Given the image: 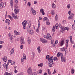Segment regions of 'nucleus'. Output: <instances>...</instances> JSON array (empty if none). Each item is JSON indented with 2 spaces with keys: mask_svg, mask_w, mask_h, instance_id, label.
I'll return each mask as SVG.
<instances>
[{
  "mask_svg": "<svg viewBox=\"0 0 75 75\" xmlns=\"http://www.w3.org/2000/svg\"><path fill=\"white\" fill-rule=\"evenodd\" d=\"M53 58V57H50V58L48 59L49 62V65L50 67L52 68L53 67V65H54V64L53 62V59L52 58Z\"/></svg>",
  "mask_w": 75,
  "mask_h": 75,
  "instance_id": "f257e3e1",
  "label": "nucleus"
},
{
  "mask_svg": "<svg viewBox=\"0 0 75 75\" xmlns=\"http://www.w3.org/2000/svg\"><path fill=\"white\" fill-rule=\"evenodd\" d=\"M68 40H66V47H64L60 49V50L61 51H66V49H67V47H68Z\"/></svg>",
  "mask_w": 75,
  "mask_h": 75,
  "instance_id": "f03ea898",
  "label": "nucleus"
},
{
  "mask_svg": "<svg viewBox=\"0 0 75 75\" xmlns=\"http://www.w3.org/2000/svg\"><path fill=\"white\" fill-rule=\"evenodd\" d=\"M28 21L27 20L24 21L22 22V25H23V28L24 29H25L26 28V26L27 25V24H28Z\"/></svg>",
  "mask_w": 75,
  "mask_h": 75,
  "instance_id": "7ed1b4c3",
  "label": "nucleus"
},
{
  "mask_svg": "<svg viewBox=\"0 0 75 75\" xmlns=\"http://www.w3.org/2000/svg\"><path fill=\"white\" fill-rule=\"evenodd\" d=\"M43 20L44 21H46L47 25H49L50 24V21H49V20L47 18L45 17L43 18Z\"/></svg>",
  "mask_w": 75,
  "mask_h": 75,
  "instance_id": "20e7f679",
  "label": "nucleus"
},
{
  "mask_svg": "<svg viewBox=\"0 0 75 75\" xmlns=\"http://www.w3.org/2000/svg\"><path fill=\"white\" fill-rule=\"evenodd\" d=\"M60 57L61 58V61H62V62H65L66 61V58L64 57H63V54L62 53L61 54Z\"/></svg>",
  "mask_w": 75,
  "mask_h": 75,
  "instance_id": "39448f33",
  "label": "nucleus"
},
{
  "mask_svg": "<svg viewBox=\"0 0 75 75\" xmlns=\"http://www.w3.org/2000/svg\"><path fill=\"white\" fill-rule=\"evenodd\" d=\"M28 73L29 75H30L32 73V69H31V68L29 67L28 69L27 70Z\"/></svg>",
  "mask_w": 75,
  "mask_h": 75,
  "instance_id": "423d86ee",
  "label": "nucleus"
},
{
  "mask_svg": "<svg viewBox=\"0 0 75 75\" xmlns=\"http://www.w3.org/2000/svg\"><path fill=\"white\" fill-rule=\"evenodd\" d=\"M40 40V41L42 42V43H44L45 44L48 43V41L42 38H41Z\"/></svg>",
  "mask_w": 75,
  "mask_h": 75,
  "instance_id": "0eeeda50",
  "label": "nucleus"
},
{
  "mask_svg": "<svg viewBox=\"0 0 75 75\" xmlns=\"http://www.w3.org/2000/svg\"><path fill=\"white\" fill-rule=\"evenodd\" d=\"M31 11L33 15H35L36 14V13H37L36 11H35V10L32 7L31 8Z\"/></svg>",
  "mask_w": 75,
  "mask_h": 75,
  "instance_id": "6e6552de",
  "label": "nucleus"
},
{
  "mask_svg": "<svg viewBox=\"0 0 75 75\" xmlns=\"http://www.w3.org/2000/svg\"><path fill=\"white\" fill-rule=\"evenodd\" d=\"M27 31L28 32V33H30V34H33L34 33L33 30L31 29H28Z\"/></svg>",
  "mask_w": 75,
  "mask_h": 75,
  "instance_id": "1a4fd4ad",
  "label": "nucleus"
},
{
  "mask_svg": "<svg viewBox=\"0 0 75 75\" xmlns=\"http://www.w3.org/2000/svg\"><path fill=\"white\" fill-rule=\"evenodd\" d=\"M46 38H47V40H52V37H51L50 34H47V35Z\"/></svg>",
  "mask_w": 75,
  "mask_h": 75,
  "instance_id": "9d476101",
  "label": "nucleus"
},
{
  "mask_svg": "<svg viewBox=\"0 0 75 75\" xmlns=\"http://www.w3.org/2000/svg\"><path fill=\"white\" fill-rule=\"evenodd\" d=\"M60 28L62 29H61V31H62V30L63 31H64V30H68V28L67 27H63L62 26H61Z\"/></svg>",
  "mask_w": 75,
  "mask_h": 75,
  "instance_id": "9b49d317",
  "label": "nucleus"
},
{
  "mask_svg": "<svg viewBox=\"0 0 75 75\" xmlns=\"http://www.w3.org/2000/svg\"><path fill=\"white\" fill-rule=\"evenodd\" d=\"M24 38H23V37H21V44H25V42L24 41Z\"/></svg>",
  "mask_w": 75,
  "mask_h": 75,
  "instance_id": "f8f14e48",
  "label": "nucleus"
},
{
  "mask_svg": "<svg viewBox=\"0 0 75 75\" xmlns=\"http://www.w3.org/2000/svg\"><path fill=\"white\" fill-rule=\"evenodd\" d=\"M8 36L9 37H10L11 41L13 39L14 36H13V35H11V34L9 33L8 34Z\"/></svg>",
  "mask_w": 75,
  "mask_h": 75,
  "instance_id": "ddd939ff",
  "label": "nucleus"
},
{
  "mask_svg": "<svg viewBox=\"0 0 75 75\" xmlns=\"http://www.w3.org/2000/svg\"><path fill=\"white\" fill-rule=\"evenodd\" d=\"M44 9L42 8L41 9H40V12L41 13H42V15H44L45 14V13L44 11Z\"/></svg>",
  "mask_w": 75,
  "mask_h": 75,
  "instance_id": "4468645a",
  "label": "nucleus"
},
{
  "mask_svg": "<svg viewBox=\"0 0 75 75\" xmlns=\"http://www.w3.org/2000/svg\"><path fill=\"white\" fill-rule=\"evenodd\" d=\"M6 23H8V25H9L10 23V21L8 19H6L5 21Z\"/></svg>",
  "mask_w": 75,
  "mask_h": 75,
  "instance_id": "2eb2a0df",
  "label": "nucleus"
},
{
  "mask_svg": "<svg viewBox=\"0 0 75 75\" xmlns=\"http://www.w3.org/2000/svg\"><path fill=\"white\" fill-rule=\"evenodd\" d=\"M3 61H4V62H6V61H7V57H4V58H3Z\"/></svg>",
  "mask_w": 75,
  "mask_h": 75,
  "instance_id": "dca6fc26",
  "label": "nucleus"
},
{
  "mask_svg": "<svg viewBox=\"0 0 75 75\" xmlns=\"http://www.w3.org/2000/svg\"><path fill=\"white\" fill-rule=\"evenodd\" d=\"M14 33L16 35H20V32H17V31L16 30L14 31Z\"/></svg>",
  "mask_w": 75,
  "mask_h": 75,
  "instance_id": "f3484780",
  "label": "nucleus"
},
{
  "mask_svg": "<svg viewBox=\"0 0 75 75\" xmlns=\"http://www.w3.org/2000/svg\"><path fill=\"white\" fill-rule=\"evenodd\" d=\"M19 9H18L17 10L15 9L14 11L15 14H17L18 13H19Z\"/></svg>",
  "mask_w": 75,
  "mask_h": 75,
  "instance_id": "a211bd4d",
  "label": "nucleus"
},
{
  "mask_svg": "<svg viewBox=\"0 0 75 75\" xmlns=\"http://www.w3.org/2000/svg\"><path fill=\"white\" fill-rule=\"evenodd\" d=\"M64 40H62L60 42H59L60 45L61 47H62L63 45H64Z\"/></svg>",
  "mask_w": 75,
  "mask_h": 75,
  "instance_id": "6ab92c4d",
  "label": "nucleus"
},
{
  "mask_svg": "<svg viewBox=\"0 0 75 75\" xmlns=\"http://www.w3.org/2000/svg\"><path fill=\"white\" fill-rule=\"evenodd\" d=\"M4 6V3L3 2H1L0 4V8H2Z\"/></svg>",
  "mask_w": 75,
  "mask_h": 75,
  "instance_id": "aec40b11",
  "label": "nucleus"
},
{
  "mask_svg": "<svg viewBox=\"0 0 75 75\" xmlns=\"http://www.w3.org/2000/svg\"><path fill=\"white\" fill-rule=\"evenodd\" d=\"M70 39V42L72 43H74V42L72 41V36H71L69 37Z\"/></svg>",
  "mask_w": 75,
  "mask_h": 75,
  "instance_id": "412c9836",
  "label": "nucleus"
},
{
  "mask_svg": "<svg viewBox=\"0 0 75 75\" xmlns=\"http://www.w3.org/2000/svg\"><path fill=\"white\" fill-rule=\"evenodd\" d=\"M52 7L53 8H56V5L54 4H52Z\"/></svg>",
  "mask_w": 75,
  "mask_h": 75,
  "instance_id": "4be33fe9",
  "label": "nucleus"
},
{
  "mask_svg": "<svg viewBox=\"0 0 75 75\" xmlns=\"http://www.w3.org/2000/svg\"><path fill=\"white\" fill-rule=\"evenodd\" d=\"M55 11H54V10H52V11H51V14L52 16H54V15H55Z\"/></svg>",
  "mask_w": 75,
  "mask_h": 75,
  "instance_id": "5701e85b",
  "label": "nucleus"
},
{
  "mask_svg": "<svg viewBox=\"0 0 75 75\" xmlns=\"http://www.w3.org/2000/svg\"><path fill=\"white\" fill-rule=\"evenodd\" d=\"M40 48L41 47H40V46H39L37 48L38 50L39 53H40V52H41V50H40Z\"/></svg>",
  "mask_w": 75,
  "mask_h": 75,
  "instance_id": "b1692460",
  "label": "nucleus"
},
{
  "mask_svg": "<svg viewBox=\"0 0 75 75\" xmlns=\"http://www.w3.org/2000/svg\"><path fill=\"white\" fill-rule=\"evenodd\" d=\"M4 68H6V69H7V68H8V66L6 63H4Z\"/></svg>",
  "mask_w": 75,
  "mask_h": 75,
  "instance_id": "393cba45",
  "label": "nucleus"
},
{
  "mask_svg": "<svg viewBox=\"0 0 75 75\" xmlns=\"http://www.w3.org/2000/svg\"><path fill=\"white\" fill-rule=\"evenodd\" d=\"M31 23L30 22H29V23L28 24V25L27 28H30V27H31Z\"/></svg>",
  "mask_w": 75,
  "mask_h": 75,
  "instance_id": "a878e982",
  "label": "nucleus"
},
{
  "mask_svg": "<svg viewBox=\"0 0 75 75\" xmlns=\"http://www.w3.org/2000/svg\"><path fill=\"white\" fill-rule=\"evenodd\" d=\"M75 72V70L74 69H71V72L72 74H74V72Z\"/></svg>",
  "mask_w": 75,
  "mask_h": 75,
  "instance_id": "bb28decb",
  "label": "nucleus"
},
{
  "mask_svg": "<svg viewBox=\"0 0 75 75\" xmlns=\"http://www.w3.org/2000/svg\"><path fill=\"white\" fill-rule=\"evenodd\" d=\"M4 75H12V74L8 73L7 72H5Z\"/></svg>",
  "mask_w": 75,
  "mask_h": 75,
  "instance_id": "cd10ccee",
  "label": "nucleus"
},
{
  "mask_svg": "<svg viewBox=\"0 0 75 75\" xmlns=\"http://www.w3.org/2000/svg\"><path fill=\"white\" fill-rule=\"evenodd\" d=\"M13 6V0H11V6Z\"/></svg>",
  "mask_w": 75,
  "mask_h": 75,
  "instance_id": "c85d7f7f",
  "label": "nucleus"
},
{
  "mask_svg": "<svg viewBox=\"0 0 75 75\" xmlns=\"http://www.w3.org/2000/svg\"><path fill=\"white\" fill-rule=\"evenodd\" d=\"M52 31L54 33V31H55V26H53L52 29Z\"/></svg>",
  "mask_w": 75,
  "mask_h": 75,
  "instance_id": "c756f323",
  "label": "nucleus"
},
{
  "mask_svg": "<svg viewBox=\"0 0 75 75\" xmlns=\"http://www.w3.org/2000/svg\"><path fill=\"white\" fill-rule=\"evenodd\" d=\"M38 67H42L43 66V64L42 63H40V64H38Z\"/></svg>",
  "mask_w": 75,
  "mask_h": 75,
  "instance_id": "7c9ffc66",
  "label": "nucleus"
},
{
  "mask_svg": "<svg viewBox=\"0 0 75 75\" xmlns=\"http://www.w3.org/2000/svg\"><path fill=\"white\" fill-rule=\"evenodd\" d=\"M60 27V26L58 25V23H57L55 25L56 29H57V27Z\"/></svg>",
  "mask_w": 75,
  "mask_h": 75,
  "instance_id": "2f4dec72",
  "label": "nucleus"
},
{
  "mask_svg": "<svg viewBox=\"0 0 75 75\" xmlns=\"http://www.w3.org/2000/svg\"><path fill=\"white\" fill-rule=\"evenodd\" d=\"M55 21H57L58 20V15H56L55 17Z\"/></svg>",
  "mask_w": 75,
  "mask_h": 75,
  "instance_id": "473e14b6",
  "label": "nucleus"
},
{
  "mask_svg": "<svg viewBox=\"0 0 75 75\" xmlns=\"http://www.w3.org/2000/svg\"><path fill=\"white\" fill-rule=\"evenodd\" d=\"M8 17H9V18L10 19V20H11V21H13V17H11V16H10V15H8Z\"/></svg>",
  "mask_w": 75,
  "mask_h": 75,
  "instance_id": "72a5a7b5",
  "label": "nucleus"
},
{
  "mask_svg": "<svg viewBox=\"0 0 75 75\" xmlns=\"http://www.w3.org/2000/svg\"><path fill=\"white\" fill-rule=\"evenodd\" d=\"M48 75H50L51 74V71L49 69H48Z\"/></svg>",
  "mask_w": 75,
  "mask_h": 75,
  "instance_id": "f704fd0d",
  "label": "nucleus"
},
{
  "mask_svg": "<svg viewBox=\"0 0 75 75\" xmlns=\"http://www.w3.org/2000/svg\"><path fill=\"white\" fill-rule=\"evenodd\" d=\"M14 49H12V50H11V54H13L14 52Z\"/></svg>",
  "mask_w": 75,
  "mask_h": 75,
  "instance_id": "c9c22d12",
  "label": "nucleus"
},
{
  "mask_svg": "<svg viewBox=\"0 0 75 75\" xmlns=\"http://www.w3.org/2000/svg\"><path fill=\"white\" fill-rule=\"evenodd\" d=\"M13 18H14V19L15 20H17V19L18 18V17H17V16H15L13 17Z\"/></svg>",
  "mask_w": 75,
  "mask_h": 75,
  "instance_id": "e433bc0d",
  "label": "nucleus"
},
{
  "mask_svg": "<svg viewBox=\"0 0 75 75\" xmlns=\"http://www.w3.org/2000/svg\"><path fill=\"white\" fill-rule=\"evenodd\" d=\"M11 60H8V62L7 63V65H9V63H11Z\"/></svg>",
  "mask_w": 75,
  "mask_h": 75,
  "instance_id": "4c0bfd02",
  "label": "nucleus"
},
{
  "mask_svg": "<svg viewBox=\"0 0 75 75\" xmlns=\"http://www.w3.org/2000/svg\"><path fill=\"white\" fill-rule=\"evenodd\" d=\"M72 28L73 30H75V24H73L72 25Z\"/></svg>",
  "mask_w": 75,
  "mask_h": 75,
  "instance_id": "58836bf2",
  "label": "nucleus"
},
{
  "mask_svg": "<svg viewBox=\"0 0 75 75\" xmlns=\"http://www.w3.org/2000/svg\"><path fill=\"white\" fill-rule=\"evenodd\" d=\"M24 59H25V58L23 57L22 58L21 60V62H24Z\"/></svg>",
  "mask_w": 75,
  "mask_h": 75,
  "instance_id": "ea45409f",
  "label": "nucleus"
},
{
  "mask_svg": "<svg viewBox=\"0 0 75 75\" xmlns=\"http://www.w3.org/2000/svg\"><path fill=\"white\" fill-rule=\"evenodd\" d=\"M71 5L70 4H68V5L67 6V8H70L71 7Z\"/></svg>",
  "mask_w": 75,
  "mask_h": 75,
  "instance_id": "a19ab883",
  "label": "nucleus"
},
{
  "mask_svg": "<svg viewBox=\"0 0 75 75\" xmlns=\"http://www.w3.org/2000/svg\"><path fill=\"white\" fill-rule=\"evenodd\" d=\"M32 55H33L32 57H33V58H34V57H35V53H34V52H33L32 53Z\"/></svg>",
  "mask_w": 75,
  "mask_h": 75,
  "instance_id": "79ce46f5",
  "label": "nucleus"
},
{
  "mask_svg": "<svg viewBox=\"0 0 75 75\" xmlns=\"http://www.w3.org/2000/svg\"><path fill=\"white\" fill-rule=\"evenodd\" d=\"M36 32L38 33H39V28H37Z\"/></svg>",
  "mask_w": 75,
  "mask_h": 75,
  "instance_id": "37998d69",
  "label": "nucleus"
},
{
  "mask_svg": "<svg viewBox=\"0 0 75 75\" xmlns=\"http://www.w3.org/2000/svg\"><path fill=\"white\" fill-rule=\"evenodd\" d=\"M18 75H24V73L23 72H21L19 74H18Z\"/></svg>",
  "mask_w": 75,
  "mask_h": 75,
  "instance_id": "c03bdc74",
  "label": "nucleus"
},
{
  "mask_svg": "<svg viewBox=\"0 0 75 75\" xmlns=\"http://www.w3.org/2000/svg\"><path fill=\"white\" fill-rule=\"evenodd\" d=\"M27 5H28V6H29V7H30V6H31V3H30V2H29L28 3Z\"/></svg>",
  "mask_w": 75,
  "mask_h": 75,
  "instance_id": "a18cd8bd",
  "label": "nucleus"
},
{
  "mask_svg": "<svg viewBox=\"0 0 75 75\" xmlns=\"http://www.w3.org/2000/svg\"><path fill=\"white\" fill-rule=\"evenodd\" d=\"M49 58H50V55H47L46 57V59H48Z\"/></svg>",
  "mask_w": 75,
  "mask_h": 75,
  "instance_id": "49530a36",
  "label": "nucleus"
},
{
  "mask_svg": "<svg viewBox=\"0 0 75 75\" xmlns=\"http://www.w3.org/2000/svg\"><path fill=\"white\" fill-rule=\"evenodd\" d=\"M60 55H61V54H59V52L57 54V57H59Z\"/></svg>",
  "mask_w": 75,
  "mask_h": 75,
  "instance_id": "de8ad7c7",
  "label": "nucleus"
},
{
  "mask_svg": "<svg viewBox=\"0 0 75 75\" xmlns=\"http://www.w3.org/2000/svg\"><path fill=\"white\" fill-rule=\"evenodd\" d=\"M73 17H72V16H71H71H69V17H68V18L69 19V18L70 19H72V18H73Z\"/></svg>",
  "mask_w": 75,
  "mask_h": 75,
  "instance_id": "09e8293b",
  "label": "nucleus"
},
{
  "mask_svg": "<svg viewBox=\"0 0 75 75\" xmlns=\"http://www.w3.org/2000/svg\"><path fill=\"white\" fill-rule=\"evenodd\" d=\"M42 69H41L39 71V72L40 74H41V73H42Z\"/></svg>",
  "mask_w": 75,
  "mask_h": 75,
  "instance_id": "8fccbe9b",
  "label": "nucleus"
},
{
  "mask_svg": "<svg viewBox=\"0 0 75 75\" xmlns=\"http://www.w3.org/2000/svg\"><path fill=\"white\" fill-rule=\"evenodd\" d=\"M15 62H12L11 63V65H14L15 64Z\"/></svg>",
  "mask_w": 75,
  "mask_h": 75,
  "instance_id": "3c124183",
  "label": "nucleus"
},
{
  "mask_svg": "<svg viewBox=\"0 0 75 75\" xmlns=\"http://www.w3.org/2000/svg\"><path fill=\"white\" fill-rule=\"evenodd\" d=\"M15 3L16 4H17V3H18V1L17 0H15Z\"/></svg>",
  "mask_w": 75,
  "mask_h": 75,
  "instance_id": "603ef678",
  "label": "nucleus"
},
{
  "mask_svg": "<svg viewBox=\"0 0 75 75\" xmlns=\"http://www.w3.org/2000/svg\"><path fill=\"white\" fill-rule=\"evenodd\" d=\"M42 31H45V28L44 27H42Z\"/></svg>",
  "mask_w": 75,
  "mask_h": 75,
  "instance_id": "864d4df0",
  "label": "nucleus"
},
{
  "mask_svg": "<svg viewBox=\"0 0 75 75\" xmlns=\"http://www.w3.org/2000/svg\"><path fill=\"white\" fill-rule=\"evenodd\" d=\"M57 57H54V61H56V60H57Z\"/></svg>",
  "mask_w": 75,
  "mask_h": 75,
  "instance_id": "5fc2aeb1",
  "label": "nucleus"
},
{
  "mask_svg": "<svg viewBox=\"0 0 75 75\" xmlns=\"http://www.w3.org/2000/svg\"><path fill=\"white\" fill-rule=\"evenodd\" d=\"M70 16H72V17H74V14H73V13H71L70 14Z\"/></svg>",
  "mask_w": 75,
  "mask_h": 75,
  "instance_id": "6e6d98bb",
  "label": "nucleus"
},
{
  "mask_svg": "<svg viewBox=\"0 0 75 75\" xmlns=\"http://www.w3.org/2000/svg\"><path fill=\"white\" fill-rule=\"evenodd\" d=\"M12 17H13L15 16L14 15V13H13V12H12Z\"/></svg>",
  "mask_w": 75,
  "mask_h": 75,
  "instance_id": "4d7b16f0",
  "label": "nucleus"
},
{
  "mask_svg": "<svg viewBox=\"0 0 75 75\" xmlns=\"http://www.w3.org/2000/svg\"><path fill=\"white\" fill-rule=\"evenodd\" d=\"M53 43H54V40H52L51 41V43L52 44H53Z\"/></svg>",
  "mask_w": 75,
  "mask_h": 75,
  "instance_id": "13d9d810",
  "label": "nucleus"
},
{
  "mask_svg": "<svg viewBox=\"0 0 75 75\" xmlns=\"http://www.w3.org/2000/svg\"><path fill=\"white\" fill-rule=\"evenodd\" d=\"M20 48H21V49H23V45H21L20 46Z\"/></svg>",
  "mask_w": 75,
  "mask_h": 75,
  "instance_id": "bf43d9fd",
  "label": "nucleus"
},
{
  "mask_svg": "<svg viewBox=\"0 0 75 75\" xmlns=\"http://www.w3.org/2000/svg\"><path fill=\"white\" fill-rule=\"evenodd\" d=\"M62 23H66V20H64L63 21Z\"/></svg>",
  "mask_w": 75,
  "mask_h": 75,
  "instance_id": "052dcab7",
  "label": "nucleus"
},
{
  "mask_svg": "<svg viewBox=\"0 0 75 75\" xmlns=\"http://www.w3.org/2000/svg\"><path fill=\"white\" fill-rule=\"evenodd\" d=\"M55 73H56V71H55V69H54V72L52 73V74H55Z\"/></svg>",
  "mask_w": 75,
  "mask_h": 75,
  "instance_id": "680f3d73",
  "label": "nucleus"
},
{
  "mask_svg": "<svg viewBox=\"0 0 75 75\" xmlns=\"http://www.w3.org/2000/svg\"><path fill=\"white\" fill-rule=\"evenodd\" d=\"M17 70H16V69H15L14 72L15 73H17Z\"/></svg>",
  "mask_w": 75,
  "mask_h": 75,
  "instance_id": "e2e57ef3",
  "label": "nucleus"
},
{
  "mask_svg": "<svg viewBox=\"0 0 75 75\" xmlns=\"http://www.w3.org/2000/svg\"><path fill=\"white\" fill-rule=\"evenodd\" d=\"M33 75H37V73H36L34 72L33 73Z\"/></svg>",
  "mask_w": 75,
  "mask_h": 75,
  "instance_id": "0e129e2a",
  "label": "nucleus"
},
{
  "mask_svg": "<svg viewBox=\"0 0 75 75\" xmlns=\"http://www.w3.org/2000/svg\"><path fill=\"white\" fill-rule=\"evenodd\" d=\"M28 44H30V43H31V40H29L28 41Z\"/></svg>",
  "mask_w": 75,
  "mask_h": 75,
  "instance_id": "69168bd1",
  "label": "nucleus"
},
{
  "mask_svg": "<svg viewBox=\"0 0 75 75\" xmlns=\"http://www.w3.org/2000/svg\"><path fill=\"white\" fill-rule=\"evenodd\" d=\"M58 40H56L55 41V44H58Z\"/></svg>",
  "mask_w": 75,
  "mask_h": 75,
  "instance_id": "338daca9",
  "label": "nucleus"
},
{
  "mask_svg": "<svg viewBox=\"0 0 75 75\" xmlns=\"http://www.w3.org/2000/svg\"><path fill=\"white\" fill-rule=\"evenodd\" d=\"M7 11H6L5 15V16L7 17Z\"/></svg>",
  "mask_w": 75,
  "mask_h": 75,
  "instance_id": "774afa93",
  "label": "nucleus"
}]
</instances>
